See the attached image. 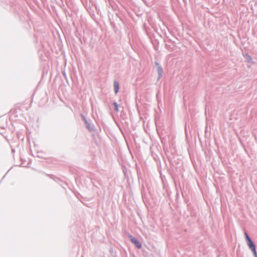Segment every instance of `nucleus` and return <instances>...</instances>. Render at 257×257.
<instances>
[{"instance_id":"obj_1","label":"nucleus","mask_w":257,"mask_h":257,"mask_svg":"<svg viewBox=\"0 0 257 257\" xmlns=\"http://www.w3.org/2000/svg\"><path fill=\"white\" fill-rule=\"evenodd\" d=\"M130 238H131V241L134 243L138 248H141V243L136 238L133 237L132 235H130Z\"/></svg>"},{"instance_id":"obj_2","label":"nucleus","mask_w":257,"mask_h":257,"mask_svg":"<svg viewBox=\"0 0 257 257\" xmlns=\"http://www.w3.org/2000/svg\"><path fill=\"white\" fill-rule=\"evenodd\" d=\"M247 244L251 250L255 249V246L252 240H249V241L247 242Z\"/></svg>"},{"instance_id":"obj_3","label":"nucleus","mask_w":257,"mask_h":257,"mask_svg":"<svg viewBox=\"0 0 257 257\" xmlns=\"http://www.w3.org/2000/svg\"><path fill=\"white\" fill-rule=\"evenodd\" d=\"M119 86L118 82L117 81H114V89L115 94H116L118 92V90H119Z\"/></svg>"},{"instance_id":"obj_4","label":"nucleus","mask_w":257,"mask_h":257,"mask_svg":"<svg viewBox=\"0 0 257 257\" xmlns=\"http://www.w3.org/2000/svg\"><path fill=\"white\" fill-rule=\"evenodd\" d=\"M113 105L114 106V109L117 112L118 111V106L117 105V104L116 103V102H114L113 103Z\"/></svg>"},{"instance_id":"obj_5","label":"nucleus","mask_w":257,"mask_h":257,"mask_svg":"<svg viewBox=\"0 0 257 257\" xmlns=\"http://www.w3.org/2000/svg\"><path fill=\"white\" fill-rule=\"evenodd\" d=\"M245 236L247 240V242L249 241V240H251V239L248 236V235H247V233H245Z\"/></svg>"},{"instance_id":"obj_6","label":"nucleus","mask_w":257,"mask_h":257,"mask_svg":"<svg viewBox=\"0 0 257 257\" xmlns=\"http://www.w3.org/2000/svg\"><path fill=\"white\" fill-rule=\"evenodd\" d=\"M252 252H253V254H254V255L255 257H257V253H256V250L254 249V250H252Z\"/></svg>"},{"instance_id":"obj_7","label":"nucleus","mask_w":257,"mask_h":257,"mask_svg":"<svg viewBox=\"0 0 257 257\" xmlns=\"http://www.w3.org/2000/svg\"><path fill=\"white\" fill-rule=\"evenodd\" d=\"M158 71H159V74H161V73L162 72V69L161 67H159Z\"/></svg>"}]
</instances>
